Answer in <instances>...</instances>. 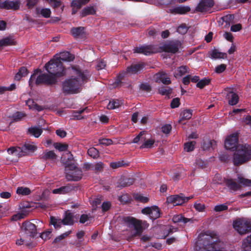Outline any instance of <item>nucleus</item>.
<instances>
[{
	"label": "nucleus",
	"mask_w": 251,
	"mask_h": 251,
	"mask_svg": "<svg viewBox=\"0 0 251 251\" xmlns=\"http://www.w3.org/2000/svg\"><path fill=\"white\" fill-rule=\"evenodd\" d=\"M71 231H67V232L60 235L59 236L56 237L54 239L53 242L57 243V242L60 241L61 240L64 239L66 237H67L68 235H69L71 233Z\"/></svg>",
	"instance_id": "bf43d9fd"
},
{
	"label": "nucleus",
	"mask_w": 251,
	"mask_h": 251,
	"mask_svg": "<svg viewBox=\"0 0 251 251\" xmlns=\"http://www.w3.org/2000/svg\"><path fill=\"white\" fill-rule=\"evenodd\" d=\"M111 206V203L109 201H104L101 205V208L103 212L107 211Z\"/></svg>",
	"instance_id": "774afa93"
},
{
	"label": "nucleus",
	"mask_w": 251,
	"mask_h": 251,
	"mask_svg": "<svg viewBox=\"0 0 251 251\" xmlns=\"http://www.w3.org/2000/svg\"><path fill=\"white\" fill-rule=\"evenodd\" d=\"M233 15L229 14L223 16L222 19L223 22L226 23L225 26H229L230 23H232L234 20Z\"/></svg>",
	"instance_id": "c03bdc74"
},
{
	"label": "nucleus",
	"mask_w": 251,
	"mask_h": 251,
	"mask_svg": "<svg viewBox=\"0 0 251 251\" xmlns=\"http://www.w3.org/2000/svg\"><path fill=\"white\" fill-rule=\"evenodd\" d=\"M145 66V63L142 62L132 64L130 66L126 68V75L127 74H136L142 70Z\"/></svg>",
	"instance_id": "dca6fc26"
},
{
	"label": "nucleus",
	"mask_w": 251,
	"mask_h": 251,
	"mask_svg": "<svg viewBox=\"0 0 251 251\" xmlns=\"http://www.w3.org/2000/svg\"><path fill=\"white\" fill-rule=\"evenodd\" d=\"M193 198V196L185 197L182 193L179 195H172L167 198V202L172 203L174 205H179L187 202L189 200Z\"/></svg>",
	"instance_id": "9b49d317"
},
{
	"label": "nucleus",
	"mask_w": 251,
	"mask_h": 251,
	"mask_svg": "<svg viewBox=\"0 0 251 251\" xmlns=\"http://www.w3.org/2000/svg\"><path fill=\"white\" fill-rule=\"evenodd\" d=\"M145 134V131H143L140 132L137 136L134 138L133 142L135 143H138L140 140L142 141H144L145 140V138L142 137V136Z\"/></svg>",
	"instance_id": "69168bd1"
},
{
	"label": "nucleus",
	"mask_w": 251,
	"mask_h": 251,
	"mask_svg": "<svg viewBox=\"0 0 251 251\" xmlns=\"http://www.w3.org/2000/svg\"><path fill=\"white\" fill-rule=\"evenodd\" d=\"M54 148L60 151H65L68 149V145L60 143H56L54 144Z\"/></svg>",
	"instance_id": "603ef678"
},
{
	"label": "nucleus",
	"mask_w": 251,
	"mask_h": 251,
	"mask_svg": "<svg viewBox=\"0 0 251 251\" xmlns=\"http://www.w3.org/2000/svg\"><path fill=\"white\" fill-rule=\"evenodd\" d=\"M89 109L86 107L85 108H83L82 109L78 110V111H74L73 113V119H76V120H81L84 118L83 117L81 116V114L83 113H84L85 111L86 112H88V110Z\"/></svg>",
	"instance_id": "72a5a7b5"
},
{
	"label": "nucleus",
	"mask_w": 251,
	"mask_h": 251,
	"mask_svg": "<svg viewBox=\"0 0 251 251\" xmlns=\"http://www.w3.org/2000/svg\"><path fill=\"white\" fill-rule=\"evenodd\" d=\"M72 75L62 82V91L65 95L74 94L79 92L81 85L86 82L90 76L87 70H81L72 67Z\"/></svg>",
	"instance_id": "7ed1b4c3"
},
{
	"label": "nucleus",
	"mask_w": 251,
	"mask_h": 251,
	"mask_svg": "<svg viewBox=\"0 0 251 251\" xmlns=\"http://www.w3.org/2000/svg\"><path fill=\"white\" fill-rule=\"evenodd\" d=\"M65 171L66 178L69 181H78L82 178L81 170L76 167L74 164H67Z\"/></svg>",
	"instance_id": "423d86ee"
},
{
	"label": "nucleus",
	"mask_w": 251,
	"mask_h": 251,
	"mask_svg": "<svg viewBox=\"0 0 251 251\" xmlns=\"http://www.w3.org/2000/svg\"><path fill=\"white\" fill-rule=\"evenodd\" d=\"M50 224L53 226L55 228H58L60 227L61 225L63 224V220L54 217H50Z\"/></svg>",
	"instance_id": "ea45409f"
},
{
	"label": "nucleus",
	"mask_w": 251,
	"mask_h": 251,
	"mask_svg": "<svg viewBox=\"0 0 251 251\" xmlns=\"http://www.w3.org/2000/svg\"><path fill=\"white\" fill-rule=\"evenodd\" d=\"M228 209V206L226 204H222L217 205L214 207V211L216 212H222Z\"/></svg>",
	"instance_id": "6e6d98bb"
},
{
	"label": "nucleus",
	"mask_w": 251,
	"mask_h": 251,
	"mask_svg": "<svg viewBox=\"0 0 251 251\" xmlns=\"http://www.w3.org/2000/svg\"><path fill=\"white\" fill-rule=\"evenodd\" d=\"M84 28L82 26L77 27H74L71 30L72 34L75 37H79L82 36L84 34Z\"/></svg>",
	"instance_id": "c85d7f7f"
},
{
	"label": "nucleus",
	"mask_w": 251,
	"mask_h": 251,
	"mask_svg": "<svg viewBox=\"0 0 251 251\" xmlns=\"http://www.w3.org/2000/svg\"><path fill=\"white\" fill-rule=\"evenodd\" d=\"M191 9L189 6H180L176 7L175 11L177 13L183 14L190 11Z\"/></svg>",
	"instance_id": "8fccbe9b"
},
{
	"label": "nucleus",
	"mask_w": 251,
	"mask_h": 251,
	"mask_svg": "<svg viewBox=\"0 0 251 251\" xmlns=\"http://www.w3.org/2000/svg\"><path fill=\"white\" fill-rule=\"evenodd\" d=\"M192 112L193 111L190 109L184 110L180 114L181 118L179 120V123H182V121L191 119L192 116Z\"/></svg>",
	"instance_id": "c756f323"
},
{
	"label": "nucleus",
	"mask_w": 251,
	"mask_h": 251,
	"mask_svg": "<svg viewBox=\"0 0 251 251\" xmlns=\"http://www.w3.org/2000/svg\"><path fill=\"white\" fill-rule=\"evenodd\" d=\"M239 184L244 186H251V180L244 178L241 176L238 177Z\"/></svg>",
	"instance_id": "49530a36"
},
{
	"label": "nucleus",
	"mask_w": 251,
	"mask_h": 251,
	"mask_svg": "<svg viewBox=\"0 0 251 251\" xmlns=\"http://www.w3.org/2000/svg\"><path fill=\"white\" fill-rule=\"evenodd\" d=\"M157 81H160L163 84L168 85L171 83L170 77L164 73H159L156 75Z\"/></svg>",
	"instance_id": "5701e85b"
},
{
	"label": "nucleus",
	"mask_w": 251,
	"mask_h": 251,
	"mask_svg": "<svg viewBox=\"0 0 251 251\" xmlns=\"http://www.w3.org/2000/svg\"><path fill=\"white\" fill-rule=\"evenodd\" d=\"M92 217L89 214H82L80 217L79 222L84 224L87 221L91 220Z\"/></svg>",
	"instance_id": "5fc2aeb1"
},
{
	"label": "nucleus",
	"mask_w": 251,
	"mask_h": 251,
	"mask_svg": "<svg viewBox=\"0 0 251 251\" xmlns=\"http://www.w3.org/2000/svg\"><path fill=\"white\" fill-rule=\"evenodd\" d=\"M75 188V187L73 185L70 184H68L66 186H62L59 188L53 190L52 193L55 194H65L74 190Z\"/></svg>",
	"instance_id": "a211bd4d"
},
{
	"label": "nucleus",
	"mask_w": 251,
	"mask_h": 251,
	"mask_svg": "<svg viewBox=\"0 0 251 251\" xmlns=\"http://www.w3.org/2000/svg\"><path fill=\"white\" fill-rule=\"evenodd\" d=\"M197 251H223L220 250L216 237L207 235L197 243Z\"/></svg>",
	"instance_id": "20e7f679"
},
{
	"label": "nucleus",
	"mask_w": 251,
	"mask_h": 251,
	"mask_svg": "<svg viewBox=\"0 0 251 251\" xmlns=\"http://www.w3.org/2000/svg\"><path fill=\"white\" fill-rule=\"evenodd\" d=\"M37 12L40 14L45 18H49L50 16L51 11L49 8H42L41 10L36 9Z\"/></svg>",
	"instance_id": "37998d69"
},
{
	"label": "nucleus",
	"mask_w": 251,
	"mask_h": 251,
	"mask_svg": "<svg viewBox=\"0 0 251 251\" xmlns=\"http://www.w3.org/2000/svg\"><path fill=\"white\" fill-rule=\"evenodd\" d=\"M172 129V126L170 124H166L162 126L161 131L165 134H169Z\"/></svg>",
	"instance_id": "0e129e2a"
},
{
	"label": "nucleus",
	"mask_w": 251,
	"mask_h": 251,
	"mask_svg": "<svg viewBox=\"0 0 251 251\" xmlns=\"http://www.w3.org/2000/svg\"><path fill=\"white\" fill-rule=\"evenodd\" d=\"M124 103V100H110L109 103L107 105L108 109H114L118 108L120 106Z\"/></svg>",
	"instance_id": "b1692460"
},
{
	"label": "nucleus",
	"mask_w": 251,
	"mask_h": 251,
	"mask_svg": "<svg viewBox=\"0 0 251 251\" xmlns=\"http://www.w3.org/2000/svg\"><path fill=\"white\" fill-rule=\"evenodd\" d=\"M141 212L144 214L149 215L152 220H155L160 216V210L156 206L145 207L142 209Z\"/></svg>",
	"instance_id": "f8f14e48"
},
{
	"label": "nucleus",
	"mask_w": 251,
	"mask_h": 251,
	"mask_svg": "<svg viewBox=\"0 0 251 251\" xmlns=\"http://www.w3.org/2000/svg\"><path fill=\"white\" fill-rule=\"evenodd\" d=\"M20 7V3L18 0L11 1L6 0L0 2V8L6 9H18Z\"/></svg>",
	"instance_id": "4468645a"
},
{
	"label": "nucleus",
	"mask_w": 251,
	"mask_h": 251,
	"mask_svg": "<svg viewBox=\"0 0 251 251\" xmlns=\"http://www.w3.org/2000/svg\"><path fill=\"white\" fill-rule=\"evenodd\" d=\"M226 184L227 187L232 191H236L241 189V185L232 179H227Z\"/></svg>",
	"instance_id": "412c9836"
},
{
	"label": "nucleus",
	"mask_w": 251,
	"mask_h": 251,
	"mask_svg": "<svg viewBox=\"0 0 251 251\" xmlns=\"http://www.w3.org/2000/svg\"><path fill=\"white\" fill-rule=\"evenodd\" d=\"M238 137L237 134H232L226 139L225 147L226 150H234L233 162L234 165L238 166L249 161L251 158V147L249 145L237 146Z\"/></svg>",
	"instance_id": "f03ea898"
},
{
	"label": "nucleus",
	"mask_w": 251,
	"mask_h": 251,
	"mask_svg": "<svg viewBox=\"0 0 251 251\" xmlns=\"http://www.w3.org/2000/svg\"><path fill=\"white\" fill-rule=\"evenodd\" d=\"M188 28L185 24H182L177 29V31L181 34H184L187 32Z\"/></svg>",
	"instance_id": "680f3d73"
},
{
	"label": "nucleus",
	"mask_w": 251,
	"mask_h": 251,
	"mask_svg": "<svg viewBox=\"0 0 251 251\" xmlns=\"http://www.w3.org/2000/svg\"><path fill=\"white\" fill-rule=\"evenodd\" d=\"M124 160L118 161L116 162H111L110 164V166L113 169H116L121 167L125 164Z\"/></svg>",
	"instance_id": "864d4df0"
},
{
	"label": "nucleus",
	"mask_w": 251,
	"mask_h": 251,
	"mask_svg": "<svg viewBox=\"0 0 251 251\" xmlns=\"http://www.w3.org/2000/svg\"><path fill=\"white\" fill-rule=\"evenodd\" d=\"M227 96H228V98L229 99V104L234 105L238 102L239 97L236 93L233 92H230Z\"/></svg>",
	"instance_id": "bb28decb"
},
{
	"label": "nucleus",
	"mask_w": 251,
	"mask_h": 251,
	"mask_svg": "<svg viewBox=\"0 0 251 251\" xmlns=\"http://www.w3.org/2000/svg\"><path fill=\"white\" fill-rule=\"evenodd\" d=\"M189 69L187 66H181L178 67L176 72L174 74V76L176 77L177 76H181L186 73H189Z\"/></svg>",
	"instance_id": "cd10ccee"
},
{
	"label": "nucleus",
	"mask_w": 251,
	"mask_h": 251,
	"mask_svg": "<svg viewBox=\"0 0 251 251\" xmlns=\"http://www.w3.org/2000/svg\"><path fill=\"white\" fill-rule=\"evenodd\" d=\"M90 0H73L71 3L73 7L72 14L75 13L77 10L79 9L82 5L88 3Z\"/></svg>",
	"instance_id": "aec40b11"
},
{
	"label": "nucleus",
	"mask_w": 251,
	"mask_h": 251,
	"mask_svg": "<svg viewBox=\"0 0 251 251\" xmlns=\"http://www.w3.org/2000/svg\"><path fill=\"white\" fill-rule=\"evenodd\" d=\"M234 229L241 235H244L251 232V220L246 218H240L233 222Z\"/></svg>",
	"instance_id": "0eeeda50"
},
{
	"label": "nucleus",
	"mask_w": 251,
	"mask_h": 251,
	"mask_svg": "<svg viewBox=\"0 0 251 251\" xmlns=\"http://www.w3.org/2000/svg\"><path fill=\"white\" fill-rule=\"evenodd\" d=\"M57 56L49 61L45 66L49 74H41L36 78L35 83L37 85L45 84L51 85L57 82V78L65 74V70L63 64L58 59Z\"/></svg>",
	"instance_id": "f257e3e1"
},
{
	"label": "nucleus",
	"mask_w": 251,
	"mask_h": 251,
	"mask_svg": "<svg viewBox=\"0 0 251 251\" xmlns=\"http://www.w3.org/2000/svg\"><path fill=\"white\" fill-rule=\"evenodd\" d=\"M88 154L94 159L97 158L99 156V151L95 148H90L88 150Z\"/></svg>",
	"instance_id": "79ce46f5"
},
{
	"label": "nucleus",
	"mask_w": 251,
	"mask_h": 251,
	"mask_svg": "<svg viewBox=\"0 0 251 251\" xmlns=\"http://www.w3.org/2000/svg\"><path fill=\"white\" fill-rule=\"evenodd\" d=\"M140 89L142 91L149 92L151 90V87L148 83H143L140 84Z\"/></svg>",
	"instance_id": "13d9d810"
},
{
	"label": "nucleus",
	"mask_w": 251,
	"mask_h": 251,
	"mask_svg": "<svg viewBox=\"0 0 251 251\" xmlns=\"http://www.w3.org/2000/svg\"><path fill=\"white\" fill-rule=\"evenodd\" d=\"M173 221L174 223H178L182 222L184 224H186L189 222L192 221L191 219H188L187 218L183 217L181 215H175L173 218Z\"/></svg>",
	"instance_id": "c9c22d12"
},
{
	"label": "nucleus",
	"mask_w": 251,
	"mask_h": 251,
	"mask_svg": "<svg viewBox=\"0 0 251 251\" xmlns=\"http://www.w3.org/2000/svg\"><path fill=\"white\" fill-rule=\"evenodd\" d=\"M210 82V79L204 78L199 81L197 83V86L201 89L203 88L204 86L208 85Z\"/></svg>",
	"instance_id": "09e8293b"
},
{
	"label": "nucleus",
	"mask_w": 251,
	"mask_h": 251,
	"mask_svg": "<svg viewBox=\"0 0 251 251\" xmlns=\"http://www.w3.org/2000/svg\"><path fill=\"white\" fill-rule=\"evenodd\" d=\"M180 104L179 99L176 98L173 99L171 103V107L172 108H175L179 106Z\"/></svg>",
	"instance_id": "338daca9"
},
{
	"label": "nucleus",
	"mask_w": 251,
	"mask_h": 251,
	"mask_svg": "<svg viewBox=\"0 0 251 251\" xmlns=\"http://www.w3.org/2000/svg\"><path fill=\"white\" fill-rule=\"evenodd\" d=\"M133 197L136 201L144 203H147L149 200L148 197H144L139 194H134Z\"/></svg>",
	"instance_id": "a18cd8bd"
},
{
	"label": "nucleus",
	"mask_w": 251,
	"mask_h": 251,
	"mask_svg": "<svg viewBox=\"0 0 251 251\" xmlns=\"http://www.w3.org/2000/svg\"><path fill=\"white\" fill-rule=\"evenodd\" d=\"M242 248L243 251H251V234L243 240Z\"/></svg>",
	"instance_id": "393cba45"
},
{
	"label": "nucleus",
	"mask_w": 251,
	"mask_h": 251,
	"mask_svg": "<svg viewBox=\"0 0 251 251\" xmlns=\"http://www.w3.org/2000/svg\"><path fill=\"white\" fill-rule=\"evenodd\" d=\"M95 10L93 7H87L83 8L81 11V15L83 17L86 16L90 14H94Z\"/></svg>",
	"instance_id": "a19ab883"
},
{
	"label": "nucleus",
	"mask_w": 251,
	"mask_h": 251,
	"mask_svg": "<svg viewBox=\"0 0 251 251\" xmlns=\"http://www.w3.org/2000/svg\"><path fill=\"white\" fill-rule=\"evenodd\" d=\"M210 54L211 57L213 59H224L227 57L226 53L220 52L216 50H214L210 52Z\"/></svg>",
	"instance_id": "7c9ffc66"
},
{
	"label": "nucleus",
	"mask_w": 251,
	"mask_h": 251,
	"mask_svg": "<svg viewBox=\"0 0 251 251\" xmlns=\"http://www.w3.org/2000/svg\"><path fill=\"white\" fill-rule=\"evenodd\" d=\"M63 220V225L71 226L73 225L75 222V217L73 213L66 211L64 213Z\"/></svg>",
	"instance_id": "6ab92c4d"
},
{
	"label": "nucleus",
	"mask_w": 251,
	"mask_h": 251,
	"mask_svg": "<svg viewBox=\"0 0 251 251\" xmlns=\"http://www.w3.org/2000/svg\"><path fill=\"white\" fill-rule=\"evenodd\" d=\"M214 5V0H201L196 8V10L200 12H204L209 10Z\"/></svg>",
	"instance_id": "ddd939ff"
},
{
	"label": "nucleus",
	"mask_w": 251,
	"mask_h": 251,
	"mask_svg": "<svg viewBox=\"0 0 251 251\" xmlns=\"http://www.w3.org/2000/svg\"><path fill=\"white\" fill-rule=\"evenodd\" d=\"M26 103L28 106L29 109L34 108L38 111H41L43 110V108L41 106L35 103L32 100H27Z\"/></svg>",
	"instance_id": "4c0bfd02"
},
{
	"label": "nucleus",
	"mask_w": 251,
	"mask_h": 251,
	"mask_svg": "<svg viewBox=\"0 0 251 251\" xmlns=\"http://www.w3.org/2000/svg\"><path fill=\"white\" fill-rule=\"evenodd\" d=\"M31 191L29 188L25 187H18L16 190V193L19 195L27 196L31 194Z\"/></svg>",
	"instance_id": "2f4dec72"
},
{
	"label": "nucleus",
	"mask_w": 251,
	"mask_h": 251,
	"mask_svg": "<svg viewBox=\"0 0 251 251\" xmlns=\"http://www.w3.org/2000/svg\"><path fill=\"white\" fill-rule=\"evenodd\" d=\"M25 116V113L18 112L13 115V119L15 121L17 122L22 120Z\"/></svg>",
	"instance_id": "4d7b16f0"
},
{
	"label": "nucleus",
	"mask_w": 251,
	"mask_h": 251,
	"mask_svg": "<svg viewBox=\"0 0 251 251\" xmlns=\"http://www.w3.org/2000/svg\"><path fill=\"white\" fill-rule=\"evenodd\" d=\"M126 224L129 226L134 227L135 230V235H140L141 234L143 230L149 226V224L146 221L138 220L132 217H126Z\"/></svg>",
	"instance_id": "6e6552de"
},
{
	"label": "nucleus",
	"mask_w": 251,
	"mask_h": 251,
	"mask_svg": "<svg viewBox=\"0 0 251 251\" xmlns=\"http://www.w3.org/2000/svg\"><path fill=\"white\" fill-rule=\"evenodd\" d=\"M195 145V141L187 142L184 144V150L187 152L192 151L194 150Z\"/></svg>",
	"instance_id": "de8ad7c7"
},
{
	"label": "nucleus",
	"mask_w": 251,
	"mask_h": 251,
	"mask_svg": "<svg viewBox=\"0 0 251 251\" xmlns=\"http://www.w3.org/2000/svg\"><path fill=\"white\" fill-rule=\"evenodd\" d=\"M158 93L162 95H165L170 97L172 93V89L168 86H161L158 88Z\"/></svg>",
	"instance_id": "473e14b6"
},
{
	"label": "nucleus",
	"mask_w": 251,
	"mask_h": 251,
	"mask_svg": "<svg viewBox=\"0 0 251 251\" xmlns=\"http://www.w3.org/2000/svg\"><path fill=\"white\" fill-rule=\"evenodd\" d=\"M37 149V147L29 142L25 143L22 147H13L7 150L9 154H13L20 157L27 155L30 151H34Z\"/></svg>",
	"instance_id": "39448f33"
},
{
	"label": "nucleus",
	"mask_w": 251,
	"mask_h": 251,
	"mask_svg": "<svg viewBox=\"0 0 251 251\" xmlns=\"http://www.w3.org/2000/svg\"><path fill=\"white\" fill-rule=\"evenodd\" d=\"M125 74H120L117 75L116 79L112 83L109 84L110 89L116 88L121 86L122 80L124 79Z\"/></svg>",
	"instance_id": "4be33fe9"
},
{
	"label": "nucleus",
	"mask_w": 251,
	"mask_h": 251,
	"mask_svg": "<svg viewBox=\"0 0 251 251\" xmlns=\"http://www.w3.org/2000/svg\"><path fill=\"white\" fill-rule=\"evenodd\" d=\"M226 64H222L215 68V71L218 74L222 73L226 70Z\"/></svg>",
	"instance_id": "e2e57ef3"
},
{
	"label": "nucleus",
	"mask_w": 251,
	"mask_h": 251,
	"mask_svg": "<svg viewBox=\"0 0 251 251\" xmlns=\"http://www.w3.org/2000/svg\"><path fill=\"white\" fill-rule=\"evenodd\" d=\"M154 143V140L152 139H149L145 141L144 144H143L141 147V149L144 148H151L152 147Z\"/></svg>",
	"instance_id": "3c124183"
},
{
	"label": "nucleus",
	"mask_w": 251,
	"mask_h": 251,
	"mask_svg": "<svg viewBox=\"0 0 251 251\" xmlns=\"http://www.w3.org/2000/svg\"><path fill=\"white\" fill-rule=\"evenodd\" d=\"M28 132L35 137H39L43 132L42 128L37 126H31L28 129Z\"/></svg>",
	"instance_id": "a878e982"
},
{
	"label": "nucleus",
	"mask_w": 251,
	"mask_h": 251,
	"mask_svg": "<svg viewBox=\"0 0 251 251\" xmlns=\"http://www.w3.org/2000/svg\"><path fill=\"white\" fill-rule=\"evenodd\" d=\"M216 143V141L214 140H204L202 143V148L204 150H208L210 147L213 148Z\"/></svg>",
	"instance_id": "58836bf2"
},
{
	"label": "nucleus",
	"mask_w": 251,
	"mask_h": 251,
	"mask_svg": "<svg viewBox=\"0 0 251 251\" xmlns=\"http://www.w3.org/2000/svg\"><path fill=\"white\" fill-rule=\"evenodd\" d=\"M55 56H57L56 59H58L60 62L62 61L71 62L73 61L75 58L73 54L67 51L61 52L59 54H56Z\"/></svg>",
	"instance_id": "f3484780"
},
{
	"label": "nucleus",
	"mask_w": 251,
	"mask_h": 251,
	"mask_svg": "<svg viewBox=\"0 0 251 251\" xmlns=\"http://www.w3.org/2000/svg\"><path fill=\"white\" fill-rule=\"evenodd\" d=\"M22 227L26 234L29 236L33 237L36 233V228L34 224L30 222H25L23 223Z\"/></svg>",
	"instance_id": "2eb2a0df"
},
{
	"label": "nucleus",
	"mask_w": 251,
	"mask_h": 251,
	"mask_svg": "<svg viewBox=\"0 0 251 251\" xmlns=\"http://www.w3.org/2000/svg\"><path fill=\"white\" fill-rule=\"evenodd\" d=\"M134 52L142 53L146 55L159 52L160 50L156 46L154 45H145L135 47L133 49Z\"/></svg>",
	"instance_id": "9d476101"
},
{
	"label": "nucleus",
	"mask_w": 251,
	"mask_h": 251,
	"mask_svg": "<svg viewBox=\"0 0 251 251\" xmlns=\"http://www.w3.org/2000/svg\"><path fill=\"white\" fill-rule=\"evenodd\" d=\"M181 43L178 40H173L166 42L163 44H160L158 49L160 52L165 51L171 53H175L181 47Z\"/></svg>",
	"instance_id": "1a4fd4ad"
},
{
	"label": "nucleus",
	"mask_w": 251,
	"mask_h": 251,
	"mask_svg": "<svg viewBox=\"0 0 251 251\" xmlns=\"http://www.w3.org/2000/svg\"><path fill=\"white\" fill-rule=\"evenodd\" d=\"M28 72L26 68L22 67L19 69L18 72L16 74L15 79L17 80H19L22 77L26 76Z\"/></svg>",
	"instance_id": "f704fd0d"
},
{
	"label": "nucleus",
	"mask_w": 251,
	"mask_h": 251,
	"mask_svg": "<svg viewBox=\"0 0 251 251\" xmlns=\"http://www.w3.org/2000/svg\"><path fill=\"white\" fill-rule=\"evenodd\" d=\"M43 158L46 160H54L56 159V155L52 151H46L43 154Z\"/></svg>",
	"instance_id": "e433bc0d"
},
{
	"label": "nucleus",
	"mask_w": 251,
	"mask_h": 251,
	"mask_svg": "<svg viewBox=\"0 0 251 251\" xmlns=\"http://www.w3.org/2000/svg\"><path fill=\"white\" fill-rule=\"evenodd\" d=\"M99 144L107 146L112 145L113 141L110 139L102 138L99 139Z\"/></svg>",
	"instance_id": "052dcab7"
}]
</instances>
